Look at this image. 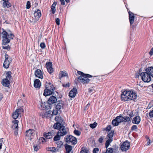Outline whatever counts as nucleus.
Listing matches in <instances>:
<instances>
[{"instance_id": "1", "label": "nucleus", "mask_w": 153, "mask_h": 153, "mask_svg": "<svg viewBox=\"0 0 153 153\" xmlns=\"http://www.w3.org/2000/svg\"><path fill=\"white\" fill-rule=\"evenodd\" d=\"M53 128L56 129H58V131L54 138V141L59 140L60 139V136H62L67 134V131L65 126L62 125L59 123H56L53 125Z\"/></svg>"}, {"instance_id": "2", "label": "nucleus", "mask_w": 153, "mask_h": 153, "mask_svg": "<svg viewBox=\"0 0 153 153\" xmlns=\"http://www.w3.org/2000/svg\"><path fill=\"white\" fill-rule=\"evenodd\" d=\"M140 76L142 80L145 82H149L151 79V76L153 78V67H150L146 69V72H142Z\"/></svg>"}, {"instance_id": "3", "label": "nucleus", "mask_w": 153, "mask_h": 153, "mask_svg": "<svg viewBox=\"0 0 153 153\" xmlns=\"http://www.w3.org/2000/svg\"><path fill=\"white\" fill-rule=\"evenodd\" d=\"M133 92L131 91H124L121 94L122 100L128 101L133 100Z\"/></svg>"}, {"instance_id": "4", "label": "nucleus", "mask_w": 153, "mask_h": 153, "mask_svg": "<svg viewBox=\"0 0 153 153\" xmlns=\"http://www.w3.org/2000/svg\"><path fill=\"white\" fill-rule=\"evenodd\" d=\"M53 134V133L52 132H49L48 133L45 132L44 133L43 136L46 139L43 137H40L39 140V141L42 143L47 141V139L52 138Z\"/></svg>"}, {"instance_id": "5", "label": "nucleus", "mask_w": 153, "mask_h": 153, "mask_svg": "<svg viewBox=\"0 0 153 153\" xmlns=\"http://www.w3.org/2000/svg\"><path fill=\"white\" fill-rule=\"evenodd\" d=\"M65 141L68 144L72 145L76 144L77 143V139L75 137L71 135H68L65 138Z\"/></svg>"}, {"instance_id": "6", "label": "nucleus", "mask_w": 153, "mask_h": 153, "mask_svg": "<svg viewBox=\"0 0 153 153\" xmlns=\"http://www.w3.org/2000/svg\"><path fill=\"white\" fill-rule=\"evenodd\" d=\"M41 11L40 10L37 9L36 10L34 13V16L35 19H32L31 21L29 20V22L30 23H35L39 19V18L41 16Z\"/></svg>"}, {"instance_id": "7", "label": "nucleus", "mask_w": 153, "mask_h": 153, "mask_svg": "<svg viewBox=\"0 0 153 153\" xmlns=\"http://www.w3.org/2000/svg\"><path fill=\"white\" fill-rule=\"evenodd\" d=\"M5 60L3 64L4 67L6 68H9V64L10 62H11V58H9L8 55L5 54Z\"/></svg>"}, {"instance_id": "8", "label": "nucleus", "mask_w": 153, "mask_h": 153, "mask_svg": "<svg viewBox=\"0 0 153 153\" xmlns=\"http://www.w3.org/2000/svg\"><path fill=\"white\" fill-rule=\"evenodd\" d=\"M130 146V143L128 141L123 142L121 145L120 149L123 151H126L128 149Z\"/></svg>"}, {"instance_id": "9", "label": "nucleus", "mask_w": 153, "mask_h": 153, "mask_svg": "<svg viewBox=\"0 0 153 153\" xmlns=\"http://www.w3.org/2000/svg\"><path fill=\"white\" fill-rule=\"evenodd\" d=\"M64 102L62 100L58 101L56 102L55 107L56 109L60 111V109L63 108Z\"/></svg>"}, {"instance_id": "10", "label": "nucleus", "mask_w": 153, "mask_h": 153, "mask_svg": "<svg viewBox=\"0 0 153 153\" xmlns=\"http://www.w3.org/2000/svg\"><path fill=\"white\" fill-rule=\"evenodd\" d=\"M23 109L19 108L16 110L15 112H14L12 114V117L14 119H16L18 117L19 115L21 114V112H23Z\"/></svg>"}, {"instance_id": "11", "label": "nucleus", "mask_w": 153, "mask_h": 153, "mask_svg": "<svg viewBox=\"0 0 153 153\" xmlns=\"http://www.w3.org/2000/svg\"><path fill=\"white\" fill-rule=\"evenodd\" d=\"M35 75L36 77L40 79L43 78V76L41 70L39 69H37L35 72Z\"/></svg>"}, {"instance_id": "12", "label": "nucleus", "mask_w": 153, "mask_h": 153, "mask_svg": "<svg viewBox=\"0 0 153 153\" xmlns=\"http://www.w3.org/2000/svg\"><path fill=\"white\" fill-rule=\"evenodd\" d=\"M128 13L129 16V20L131 27V28H133L134 26L133 25H132V24L134 22V14L130 11H128Z\"/></svg>"}, {"instance_id": "13", "label": "nucleus", "mask_w": 153, "mask_h": 153, "mask_svg": "<svg viewBox=\"0 0 153 153\" xmlns=\"http://www.w3.org/2000/svg\"><path fill=\"white\" fill-rule=\"evenodd\" d=\"M57 101V99L53 96H51L48 100V102L49 105L56 103Z\"/></svg>"}, {"instance_id": "14", "label": "nucleus", "mask_w": 153, "mask_h": 153, "mask_svg": "<svg viewBox=\"0 0 153 153\" xmlns=\"http://www.w3.org/2000/svg\"><path fill=\"white\" fill-rule=\"evenodd\" d=\"M52 116V111H51L43 112L42 114V116L43 118L45 117L51 118Z\"/></svg>"}, {"instance_id": "15", "label": "nucleus", "mask_w": 153, "mask_h": 153, "mask_svg": "<svg viewBox=\"0 0 153 153\" xmlns=\"http://www.w3.org/2000/svg\"><path fill=\"white\" fill-rule=\"evenodd\" d=\"M92 76L89 74H85L84 77V80L82 81V83L83 84L88 83L90 81V79L88 78V77H91Z\"/></svg>"}, {"instance_id": "16", "label": "nucleus", "mask_w": 153, "mask_h": 153, "mask_svg": "<svg viewBox=\"0 0 153 153\" xmlns=\"http://www.w3.org/2000/svg\"><path fill=\"white\" fill-rule=\"evenodd\" d=\"M77 90L76 88H74L70 92L69 96L71 97H74L77 93Z\"/></svg>"}, {"instance_id": "17", "label": "nucleus", "mask_w": 153, "mask_h": 153, "mask_svg": "<svg viewBox=\"0 0 153 153\" xmlns=\"http://www.w3.org/2000/svg\"><path fill=\"white\" fill-rule=\"evenodd\" d=\"M41 85L40 81L38 79H36L34 81V86L36 88H39Z\"/></svg>"}, {"instance_id": "18", "label": "nucleus", "mask_w": 153, "mask_h": 153, "mask_svg": "<svg viewBox=\"0 0 153 153\" xmlns=\"http://www.w3.org/2000/svg\"><path fill=\"white\" fill-rule=\"evenodd\" d=\"M54 92L51 91L49 89H45L43 95L45 96L51 95V94H54Z\"/></svg>"}, {"instance_id": "19", "label": "nucleus", "mask_w": 153, "mask_h": 153, "mask_svg": "<svg viewBox=\"0 0 153 153\" xmlns=\"http://www.w3.org/2000/svg\"><path fill=\"white\" fill-rule=\"evenodd\" d=\"M19 121L18 120H15L13 121V124L12 126V128L14 130L17 131L18 130V123Z\"/></svg>"}, {"instance_id": "20", "label": "nucleus", "mask_w": 153, "mask_h": 153, "mask_svg": "<svg viewBox=\"0 0 153 153\" xmlns=\"http://www.w3.org/2000/svg\"><path fill=\"white\" fill-rule=\"evenodd\" d=\"M34 131H35L34 130L30 129L26 131V135L28 137V138L29 139Z\"/></svg>"}, {"instance_id": "21", "label": "nucleus", "mask_w": 153, "mask_h": 153, "mask_svg": "<svg viewBox=\"0 0 153 153\" xmlns=\"http://www.w3.org/2000/svg\"><path fill=\"white\" fill-rule=\"evenodd\" d=\"M65 148L66 149V153H72L71 152L72 149V146L70 145L66 144L65 145Z\"/></svg>"}, {"instance_id": "22", "label": "nucleus", "mask_w": 153, "mask_h": 153, "mask_svg": "<svg viewBox=\"0 0 153 153\" xmlns=\"http://www.w3.org/2000/svg\"><path fill=\"white\" fill-rule=\"evenodd\" d=\"M2 82L3 85L4 86L8 87L9 86L10 82L7 79H3Z\"/></svg>"}, {"instance_id": "23", "label": "nucleus", "mask_w": 153, "mask_h": 153, "mask_svg": "<svg viewBox=\"0 0 153 153\" xmlns=\"http://www.w3.org/2000/svg\"><path fill=\"white\" fill-rule=\"evenodd\" d=\"M77 73L79 75H80V76L78 77V79L82 83V81L84 80V77L85 74L80 71H78Z\"/></svg>"}, {"instance_id": "24", "label": "nucleus", "mask_w": 153, "mask_h": 153, "mask_svg": "<svg viewBox=\"0 0 153 153\" xmlns=\"http://www.w3.org/2000/svg\"><path fill=\"white\" fill-rule=\"evenodd\" d=\"M56 4V2L54 1L51 7V12L53 14H54L56 12V10L55 7Z\"/></svg>"}, {"instance_id": "25", "label": "nucleus", "mask_w": 153, "mask_h": 153, "mask_svg": "<svg viewBox=\"0 0 153 153\" xmlns=\"http://www.w3.org/2000/svg\"><path fill=\"white\" fill-rule=\"evenodd\" d=\"M55 120L57 122V123H59L62 125L63 126V124H61L63 120L61 118L60 116H56L55 117Z\"/></svg>"}, {"instance_id": "26", "label": "nucleus", "mask_w": 153, "mask_h": 153, "mask_svg": "<svg viewBox=\"0 0 153 153\" xmlns=\"http://www.w3.org/2000/svg\"><path fill=\"white\" fill-rule=\"evenodd\" d=\"M114 133V131H111L107 135V136L108 138V139L113 140V137Z\"/></svg>"}, {"instance_id": "27", "label": "nucleus", "mask_w": 153, "mask_h": 153, "mask_svg": "<svg viewBox=\"0 0 153 153\" xmlns=\"http://www.w3.org/2000/svg\"><path fill=\"white\" fill-rule=\"evenodd\" d=\"M141 119L139 116H137L134 117V123L138 124L140 122Z\"/></svg>"}, {"instance_id": "28", "label": "nucleus", "mask_w": 153, "mask_h": 153, "mask_svg": "<svg viewBox=\"0 0 153 153\" xmlns=\"http://www.w3.org/2000/svg\"><path fill=\"white\" fill-rule=\"evenodd\" d=\"M116 120H117L119 123L123 122V117L121 116L120 115L119 116H117L116 117Z\"/></svg>"}, {"instance_id": "29", "label": "nucleus", "mask_w": 153, "mask_h": 153, "mask_svg": "<svg viewBox=\"0 0 153 153\" xmlns=\"http://www.w3.org/2000/svg\"><path fill=\"white\" fill-rule=\"evenodd\" d=\"M88 151L87 149L84 147L81 148L80 153H88Z\"/></svg>"}, {"instance_id": "30", "label": "nucleus", "mask_w": 153, "mask_h": 153, "mask_svg": "<svg viewBox=\"0 0 153 153\" xmlns=\"http://www.w3.org/2000/svg\"><path fill=\"white\" fill-rule=\"evenodd\" d=\"M40 108L42 109H46L47 108V107L45 105V102H44L43 103L42 102L40 103Z\"/></svg>"}, {"instance_id": "31", "label": "nucleus", "mask_w": 153, "mask_h": 153, "mask_svg": "<svg viewBox=\"0 0 153 153\" xmlns=\"http://www.w3.org/2000/svg\"><path fill=\"white\" fill-rule=\"evenodd\" d=\"M112 141L113 140H110L109 139H108L106 141L105 143V147L106 148H108V147L109 145L110 144V143L112 142Z\"/></svg>"}, {"instance_id": "32", "label": "nucleus", "mask_w": 153, "mask_h": 153, "mask_svg": "<svg viewBox=\"0 0 153 153\" xmlns=\"http://www.w3.org/2000/svg\"><path fill=\"white\" fill-rule=\"evenodd\" d=\"M3 41V44H7L10 42V39L7 37L4 38Z\"/></svg>"}, {"instance_id": "33", "label": "nucleus", "mask_w": 153, "mask_h": 153, "mask_svg": "<svg viewBox=\"0 0 153 153\" xmlns=\"http://www.w3.org/2000/svg\"><path fill=\"white\" fill-rule=\"evenodd\" d=\"M112 124L114 126H117L119 125V123L118 122L117 120H116V118L115 119L113 120L112 122Z\"/></svg>"}, {"instance_id": "34", "label": "nucleus", "mask_w": 153, "mask_h": 153, "mask_svg": "<svg viewBox=\"0 0 153 153\" xmlns=\"http://www.w3.org/2000/svg\"><path fill=\"white\" fill-rule=\"evenodd\" d=\"M3 4V6L4 7H10L11 6L10 4V3L8 2V1H7V2H4Z\"/></svg>"}, {"instance_id": "35", "label": "nucleus", "mask_w": 153, "mask_h": 153, "mask_svg": "<svg viewBox=\"0 0 153 153\" xmlns=\"http://www.w3.org/2000/svg\"><path fill=\"white\" fill-rule=\"evenodd\" d=\"M65 76H68V74L65 71H62V73L60 74V77L59 78Z\"/></svg>"}, {"instance_id": "36", "label": "nucleus", "mask_w": 153, "mask_h": 153, "mask_svg": "<svg viewBox=\"0 0 153 153\" xmlns=\"http://www.w3.org/2000/svg\"><path fill=\"white\" fill-rule=\"evenodd\" d=\"M114 149L111 148H108L107 149L105 153H113Z\"/></svg>"}, {"instance_id": "37", "label": "nucleus", "mask_w": 153, "mask_h": 153, "mask_svg": "<svg viewBox=\"0 0 153 153\" xmlns=\"http://www.w3.org/2000/svg\"><path fill=\"white\" fill-rule=\"evenodd\" d=\"M52 64L51 62H47L46 64V66L47 68H51L52 67Z\"/></svg>"}, {"instance_id": "38", "label": "nucleus", "mask_w": 153, "mask_h": 153, "mask_svg": "<svg viewBox=\"0 0 153 153\" xmlns=\"http://www.w3.org/2000/svg\"><path fill=\"white\" fill-rule=\"evenodd\" d=\"M3 48L4 49H9L10 48V47L8 45L6 44H3Z\"/></svg>"}, {"instance_id": "39", "label": "nucleus", "mask_w": 153, "mask_h": 153, "mask_svg": "<svg viewBox=\"0 0 153 153\" xmlns=\"http://www.w3.org/2000/svg\"><path fill=\"white\" fill-rule=\"evenodd\" d=\"M51 84L50 82H46L45 83V89H48V88L50 87Z\"/></svg>"}, {"instance_id": "40", "label": "nucleus", "mask_w": 153, "mask_h": 153, "mask_svg": "<svg viewBox=\"0 0 153 153\" xmlns=\"http://www.w3.org/2000/svg\"><path fill=\"white\" fill-rule=\"evenodd\" d=\"M8 34L7 32H6L5 31H4L2 33V35L3 37H7Z\"/></svg>"}, {"instance_id": "41", "label": "nucleus", "mask_w": 153, "mask_h": 153, "mask_svg": "<svg viewBox=\"0 0 153 153\" xmlns=\"http://www.w3.org/2000/svg\"><path fill=\"white\" fill-rule=\"evenodd\" d=\"M97 123L96 122H94L93 124H91L90 125V126L92 128H94L96 127L97 126Z\"/></svg>"}, {"instance_id": "42", "label": "nucleus", "mask_w": 153, "mask_h": 153, "mask_svg": "<svg viewBox=\"0 0 153 153\" xmlns=\"http://www.w3.org/2000/svg\"><path fill=\"white\" fill-rule=\"evenodd\" d=\"M47 69L48 72L50 74H51L53 72V70L52 67L48 68H47Z\"/></svg>"}, {"instance_id": "43", "label": "nucleus", "mask_w": 153, "mask_h": 153, "mask_svg": "<svg viewBox=\"0 0 153 153\" xmlns=\"http://www.w3.org/2000/svg\"><path fill=\"white\" fill-rule=\"evenodd\" d=\"M56 143L59 147L61 146L63 143L62 141L59 140L56 142Z\"/></svg>"}, {"instance_id": "44", "label": "nucleus", "mask_w": 153, "mask_h": 153, "mask_svg": "<svg viewBox=\"0 0 153 153\" xmlns=\"http://www.w3.org/2000/svg\"><path fill=\"white\" fill-rule=\"evenodd\" d=\"M74 133L77 136H79L81 134V132L78 130H75L74 131Z\"/></svg>"}, {"instance_id": "45", "label": "nucleus", "mask_w": 153, "mask_h": 153, "mask_svg": "<svg viewBox=\"0 0 153 153\" xmlns=\"http://www.w3.org/2000/svg\"><path fill=\"white\" fill-rule=\"evenodd\" d=\"M123 121L128 122L129 121L130 118L128 117H123Z\"/></svg>"}, {"instance_id": "46", "label": "nucleus", "mask_w": 153, "mask_h": 153, "mask_svg": "<svg viewBox=\"0 0 153 153\" xmlns=\"http://www.w3.org/2000/svg\"><path fill=\"white\" fill-rule=\"evenodd\" d=\"M30 2L29 1H27L26 5V8L27 9H28L30 7Z\"/></svg>"}, {"instance_id": "47", "label": "nucleus", "mask_w": 153, "mask_h": 153, "mask_svg": "<svg viewBox=\"0 0 153 153\" xmlns=\"http://www.w3.org/2000/svg\"><path fill=\"white\" fill-rule=\"evenodd\" d=\"M40 47L42 49H44L46 47L45 45L44 42H42L40 45Z\"/></svg>"}, {"instance_id": "48", "label": "nucleus", "mask_w": 153, "mask_h": 153, "mask_svg": "<svg viewBox=\"0 0 153 153\" xmlns=\"http://www.w3.org/2000/svg\"><path fill=\"white\" fill-rule=\"evenodd\" d=\"M34 149L35 151H37L39 148V147L37 145H34L33 146Z\"/></svg>"}, {"instance_id": "49", "label": "nucleus", "mask_w": 153, "mask_h": 153, "mask_svg": "<svg viewBox=\"0 0 153 153\" xmlns=\"http://www.w3.org/2000/svg\"><path fill=\"white\" fill-rule=\"evenodd\" d=\"M99 151V149L97 148H95L93 151V153H98Z\"/></svg>"}, {"instance_id": "50", "label": "nucleus", "mask_w": 153, "mask_h": 153, "mask_svg": "<svg viewBox=\"0 0 153 153\" xmlns=\"http://www.w3.org/2000/svg\"><path fill=\"white\" fill-rule=\"evenodd\" d=\"M58 110H57V109L56 110H54L52 112V114L56 115L58 113Z\"/></svg>"}, {"instance_id": "51", "label": "nucleus", "mask_w": 153, "mask_h": 153, "mask_svg": "<svg viewBox=\"0 0 153 153\" xmlns=\"http://www.w3.org/2000/svg\"><path fill=\"white\" fill-rule=\"evenodd\" d=\"M55 22L56 24L58 25L60 24V20L59 18H56L55 19Z\"/></svg>"}, {"instance_id": "52", "label": "nucleus", "mask_w": 153, "mask_h": 153, "mask_svg": "<svg viewBox=\"0 0 153 153\" xmlns=\"http://www.w3.org/2000/svg\"><path fill=\"white\" fill-rule=\"evenodd\" d=\"M8 37L10 39H13V38L14 37V36L12 33H10V34H8Z\"/></svg>"}, {"instance_id": "53", "label": "nucleus", "mask_w": 153, "mask_h": 153, "mask_svg": "<svg viewBox=\"0 0 153 153\" xmlns=\"http://www.w3.org/2000/svg\"><path fill=\"white\" fill-rule=\"evenodd\" d=\"M70 84L69 82H68L66 84H63L62 85V86L64 87H69L70 86Z\"/></svg>"}, {"instance_id": "54", "label": "nucleus", "mask_w": 153, "mask_h": 153, "mask_svg": "<svg viewBox=\"0 0 153 153\" xmlns=\"http://www.w3.org/2000/svg\"><path fill=\"white\" fill-rule=\"evenodd\" d=\"M3 138H1L0 139V149H1V147L2 146V143L3 142Z\"/></svg>"}, {"instance_id": "55", "label": "nucleus", "mask_w": 153, "mask_h": 153, "mask_svg": "<svg viewBox=\"0 0 153 153\" xmlns=\"http://www.w3.org/2000/svg\"><path fill=\"white\" fill-rule=\"evenodd\" d=\"M149 115L150 117H153V110L149 113Z\"/></svg>"}, {"instance_id": "56", "label": "nucleus", "mask_w": 153, "mask_h": 153, "mask_svg": "<svg viewBox=\"0 0 153 153\" xmlns=\"http://www.w3.org/2000/svg\"><path fill=\"white\" fill-rule=\"evenodd\" d=\"M147 143H146V146H149L151 143V142H150V139H149V138H148V139H147Z\"/></svg>"}, {"instance_id": "57", "label": "nucleus", "mask_w": 153, "mask_h": 153, "mask_svg": "<svg viewBox=\"0 0 153 153\" xmlns=\"http://www.w3.org/2000/svg\"><path fill=\"white\" fill-rule=\"evenodd\" d=\"M103 139L104 138L102 137H100L99 138L98 141L100 143H101L102 142Z\"/></svg>"}, {"instance_id": "58", "label": "nucleus", "mask_w": 153, "mask_h": 153, "mask_svg": "<svg viewBox=\"0 0 153 153\" xmlns=\"http://www.w3.org/2000/svg\"><path fill=\"white\" fill-rule=\"evenodd\" d=\"M90 106V104L89 103H88L87 104L85 107L84 108V110H87L88 109V107H89Z\"/></svg>"}, {"instance_id": "59", "label": "nucleus", "mask_w": 153, "mask_h": 153, "mask_svg": "<svg viewBox=\"0 0 153 153\" xmlns=\"http://www.w3.org/2000/svg\"><path fill=\"white\" fill-rule=\"evenodd\" d=\"M111 129V126H108L106 128V130L108 131H109Z\"/></svg>"}, {"instance_id": "60", "label": "nucleus", "mask_w": 153, "mask_h": 153, "mask_svg": "<svg viewBox=\"0 0 153 153\" xmlns=\"http://www.w3.org/2000/svg\"><path fill=\"white\" fill-rule=\"evenodd\" d=\"M50 89H51L53 91L55 89V88L53 86V85L51 84L50 87Z\"/></svg>"}, {"instance_id": "61", "label": "nucleus", "mask_w": 153, "mask_h": 153, "mask_svg": "<svg viewBox=\"0 0 153 153\" xmlns=\"http://www.w3.org/2000/svg\"><path fill=\"white\" fill-rule=\"evenodd\" d=\"M61 2V4L62 5H64L65 4V1L64 0H60Z\"/></svg>"}, {"instance_id": "62", "label": "nucleus", "mask_w": 153, "mask_h": 153, "mask_svg": "<svg viewBox=\"0 0 153 153\" xmlns=\"http://www.w3.org/2000/svg\"><path fill=\"white\" fill-rule=\"evenodd\" d=\"M11 71H8L6 73L7 76H11Z\"/></svg>"}, {"instance_id": "63", "label": "nucleus", "mask_w": 153, "mask_h": 153, "mask_svg": "<svg viewBox=\"0 0 153 153\" xmlns=\"http://www.w3.org/2000/svg\"><path fill=\"white\" fill-rule=\"evenodd\" d=\"M129 115L130 118L133 117L134 116L133 111H131V112L130 113Z\"/></svg>"}, {"instance_id": "64", "label": "nucleus", "mask_w": 153, "mask_h": 153, "mask_svg": "<svg viewBox=\"0 0 153 153\" xmlns=\"http://www.w3.org/2000/svg\"><path fill=\"white\" fill-rule=\"evenodd\" d=\"M149 54L151 55H152L153 54V49L152 48L151 49V51L149 52Z\"/></svg>"}]
</instances>
